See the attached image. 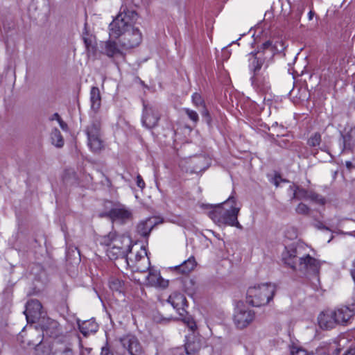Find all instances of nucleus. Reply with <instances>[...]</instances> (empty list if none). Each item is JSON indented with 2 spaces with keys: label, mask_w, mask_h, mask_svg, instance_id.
<instances>
[{
  "label": "nucleus",
  "mask_w": 355,
  "mask_h": 355,
  "mask_svg": "<svg viewBox=\"0 0 355 355\" xmlns=\"http://www.w3.org/2000/svg\"><path fill=\"white\" fill-rule=\"evenodd\" d=\"M78 324L80 332L85 336L96 333L98 328V324L94 320H88L83 321L82 322L78 321Z\"/></svg>",
  "instance_id": "nucleus-23"
},
{
  "label": "nucleus",
  "mask_w": 355,
  "mask_h": 355,
  "mask_svg": "<svg viewBox=\"0 0 355 355\" xmlns=\"http://www.w3.org/2000/svg\"><path fill=\"white\" fill-rule=\"evenodd\" d=\"M319 327L325 330L331 329L336 327V321L334 310H326L320 313L318 317Z\"/></svg>",
  "instance_id": "nucleus-15"
},
{
  "label": "nucleus",
  "mask_w": 355,
  "mask_h": 355,
  "mask_svg": "<svg viewBox=\"0 0 355 355\" xmlns=\"http://www.w3.org/2000/svg\"><path fill=\"white\" fill-rule=\"evenodd\" d=\"M295 211L298 214L307 215L309 213L310 209L306 205L300 202L296 207Z\"/></svg>",
  "instance_id": "nucleus-32"
},
{
  "label": "nucleus",
  "mask_w": 355,
  "mask_h": 355,
  "mask_svg": "<svg viewBox=\"0 0 355 355\" xmlns=\"http://www.w3.org/2000/svg\"><path fill=\"white\" fill-rule=\"evenodd\" d=\"M42 345H40L39 346H37V349H36V351H37V355H45L44 353H42L41 351H42Z\"/></svg>",
  "instance_id": "nucleus-43"
},
{
  "label": "nucleus",
  "mask_w": 355,
  "mask_h": 355,
  "mask_svg": "<svg viewBox=\"0 0 355 355\" xmlns=\"http://www.w3.org/2000/svg\"><path fill=\"white\" fill-rule=\"evenodd\" d=\"M189 325L191 330H193L196 327V324L194 322H191Z\"/></svg>",
  "instance_id": "nucleus-44"
},
{
  "label": "nucleus",
  "mask_w": 355,
  "mask_h": 355,
  "mask_svg": "<svg viewBox=\"0 0 355 355\" xmlns=\"http://www.w3.org/2000/svg\"><path fill=\"white\" fill-rule=\"evenodd\" d=\"M137 19L138 15L135 10L124 8L110 24V37L117 39L120 47L125 51L141 43V31L135 26Z\"/></svg>",
  "instance_id": "nucleus-1"
},
{
  "label": "nucleus",
  "mask_w": 355,
  "mask_h": 355,
  "mask_svg": "<svg viewBox=\"0 0 355 355\" xmlns=\"http://www.w3.org/2000/svg\"><path fill=\"white\" fill-rule=\"evenodd\" d=\"M337 325L347 324L355 315V302L352 306H343L334 310Z\"/></svg>",
  "instance_id": "nucleus-12"
},
{
  "label": "nucleus",
  "mask_w": 355,
  "mask_h": 355,
  "mask_svg": "<svg viewBox=\"0 0 355 355\" xmlns=\"http://www.w3.org/2000/svg\"><path fill=\"white\" fill-rule=\"evenodd\" d=\"M85 133L87 139L102 135L101 123L98 120L92 121L86 128Z\"/></svg>",
  "instance_id": "nucleus-26"
},
{
  "label": "nucleus",
  "mask_w": 355,
  "mask_h": 355,
  "mask_svg": "<svg viewBox=\"0 0 355 355\" xmlns=\"http://www.w3.org/2000/svg\"><path fill=\"white\" fill-rule=\"evenodd\" d=\"M137 185L141 189L145 187V182L140 175L137 176Z\"/></svg>",
  "instance_id": "nucleus-37"
},
{
  "label": "nucleus",
  "mask_w": 355,
  "mask_h": 355,
  "mask_svg": "<svg viewBox=\"0 0 355 355\" xmlns=\"http://www.w3.org/2000/svg\"><path fill=\"white\" fill-rule=\"evenodd\" d=\"M99 242L101 245L106 247V254L112 260L123 259L132 244L129 236L114 232L102 236Z\"/></svg>",
  "instance_id": "nucleus-3"
},
{
  "label": "nucleus",
  "mask_w": 355,
  "mask_h": 355,
  "mask_svg": "<svg viewBox=\"0 0 355 355\" xmlns=\"http://www.w3.org/2000/svg\"><path fill=\"white\" fill-rule=\"evenodd\" d=\"M84 43L89 53H94L96 51L95 46L91 37H83Z\"/></svg>",
  "instance_id": "nucleus-30"
},
{
  "label": "nucleus",
  "mask_w": 355,
  "mask_h": 355,
  "mask_svg": "<svg viewBox=\"0 0 355 355\" xmlns=\"http://www.w3.org/2000/svg\"><path fill=\"white\" fill-rule=\"evenodd\" d=\"M275 291V285L271 283L254 285L247 291L246 302L255 307L267 305L272 300Z\"/></svg>",
  "instance_id": "nucleus-4"
},
{
  "label": "nucleus",
  "mask_w": 355,
  "mask_h": 355,
  "mask_svg": "<svg viewBox=\"0 0 355 355\" xmlns=\"http://www.w3.org/2000/svg\"><path fill=\"white\" fill-rule=\"evenodd\" d=\"M196 266V261L193 257H189L182 264L176 266V270L182 274H188L191 272Z\"/></svg>",
  "instance_id": "nucleus-27"
},
{
  "label": "nucleus",
  "mask_w": 355,
  "mask_h": 355,
  "mask_svg": "<svg viewBox=\"0 0 355 355\" xmlns=\"http://www.w3.org/2000/svg\"><path fill=\"white\" fill-rule=\"evenodd\" d=\"M101 53L109 58L117 55H122L124 49L120 47L119 43L111 38L107 41L101 42Z\"/></svg>",
  "instance_id": "nucleus-16"
},
{
  "label": "nucleus",
  "mask_w": 355,
  "mask_h": 355,
  "mask_svg": "<svg viewBox=\"0 0 355 355\" xmlns=\"http://www.w3.org/2000/svg\"><path fill=\"white\" fill-rule=\"evenodd\" d=\"M304 250H309V246L302 242L285 248L282 254L283 261L291 268L297 269L300 256L304 255Z\"/></svg>",
  "instance_id": "nucleus-7"
},
{
  "label": "nucleus",
  "mask_w": 355,
  "mask_h": 355,
  "mask_svg": "<svg viewBox=\"0 0 355 355\" xmlns=\"http://www.w3.org/2000/svg\"><path fill=\"white\" fill-rule=\"evenodd\" d=\"M202 108H203V110L201 112L202 115L204 116H209V112L206 109L205 105H204V107H202Z\"/></svg>",
  "instance_id": "nucleus-41"
},
{
  "label": "nucleus",
  "mask_w": 355,
  "mask_h": 355,
  "mask_svg": "<svg viewBox=\"0 0 355 355\" xmlns=\"http://www.w3.org/2000/svg\"><path fill=\"white\" fill-rule=\"evenodd\" d=\"M101 355H113V354L110 352L107 344L102 347Z\"/></svg>",
  "instance_id": "nucleus-38"
},
{
  "label": "nucleus",
  "mask_w": 355,
  "mask_h": 355,
  "mask_svg": "<svg viewBox=\"0 0 355 355\" xmlns=\"http://www.w3.org/2000/svg\"><path fill=\"white\" fill-rule=\"evenodd\" d=\"M60 128L62 129V130H67V125L62 120V119L58 121Z\"/></svg>",
  "instance_id": "nucleus-39"
},
{
  "label": "nucleus",
  "mask_w": 355,
  "mask_h": 355,
  "mask_svg": "<svg viewBox=\"0 0 355 355\" xmlns=\"http://www.w3.org/2000/svg\"><path fill=\"white\" fill-rule=\"evenodd\" d=\"M159 120V114L158 110L153 107H144V111L142 117L143 125L147 128L155 127Z\"/></svg>",
  "instance_id": "nucleus-14"
},
{
  "label": "nucleus",
  "mask_w": 355,
  "mask_h": 355,
  "mask_svg": "<svg viewBox=\"0 0 355 355\" xmlns=\"http://www.w3.org/2000/svg\"><path fill=\"white\" fill-rule=\"evenodd\" d=\"M157 224V220L155 218H149L145 220L141 221L137 227V232L142 236H148L153 228Z\"/></svg>",
  "instance_id": "nucleus-22"
},
{
  "label": "nucleus",
  "mask_w": 355,
  "mask_h": 355,
  "mask_svg": "<svg viewBox=\"0 0 355 355\" xmlns=\"http://www.w3.org/2000/svg\"><path fill=\"white\" fill-rule=\"evenodd\" d=\"M289 188L293 193V198L311 200L320 205L325 203V200L313 191L306 190L294 184L290 185Z\"/></svg>",
  "instance_id": "nucleus-10"
},
{
  "label": "nucleus",
  "mask_w": 355,
  "mask_h": 355,
  "mask_svg": "<svg viewBox=\"0 0 355 355\" xmlns=\"http://www.w3.org/2000/svg\"><path fill=\"white\" fill-rule=\"evenodd\" d=\"M146 282L148 285L157 288H165L168 285V280L163 279L159 272L156 270H149Z\"/></svg>",
  "instance_id": "nucleus-19"
},
{
  "label": "nucleus",
  "mask_w": 355,
  "mask_h": 355,
  "mask_svg": "<svg viewBox=\"0 0 355 355\" xmlns=\"http://www.w3.org/2000/svg\"><path fill=\"white\" fill-rule=\"evenodd\" d=\"M24 313L28 322H40V320H44L42 306L37 300H31L27 302Z\"/></svg>",
  "instance_id": "nucleus-9"
},
{
  "label": "nucleus",
  "mask_w": 355,
  "mask_h": 355,
  "mask_svg": "<svg viewBox=\"0 0 355 355\" xmlns=\"http://www.w3.org/2000/svg\"><path fill=\"white\" fill-rule=\"evenodd\" d=\"M51 139L52 144L58 147L61 148L64 145V139L60 133V132L58 129H54L51 134Z\"/></svg>",
  "instance_id": "nucleus-29"
},
{
  "label": "nucleus",
  "mask_w": 355,
  "mask_h": 355,
  "mask_svg": "<svg viewBox=\"0 0 355 355\" xmlns=\"http://www.w3.org/2000/svg\"><path fill=\"white\" fill-rule=\"evenodd\" d=\"M120 341L130 355H142L144 352L143 347L135 336L128 335L121 338Z\"/></svg>",
  "instance_id": "nucleus-13"
},
{
  "label": "nucleus",
  "mask_w": 355,
  "mask_h": 355,
  "mask_svg": "<svg viewBox=\"0 0 355 355\" xmlns=\"http://www.w3.org/2000/svg\"><path fill=\"white\" fill-rule=\"evenodd\" d=\"M291 355H312L309 354L306 350L296 347L291 349Z\"/></svg>",
  "instance_id": "nucleus-35"
},
{
  "label": "nucleus",
  "mask_w": 355,
  "mask_h": 355,
  "mask_svg": "<svg viewBox=\"0 0 355 355\" xmlns=\"http://www.w3.org/2000/svg\"><path fill=\"white\" fill-rule=\"evenodd\" d=\"M343 355H355V348H350Z\"/></svg>",
  "instance_id": "nucleus-40"
},
{
  "label": "nucleus",
  "mask_w": 355,
  "mask_h": 355,
  "mask_svg": "<svg viewBox=\"0 0 355 355\" xmlns=\"http://www.w3.org/2000/svg\"><path fill=\"white\" fill-rule=\"evenodd\" d=\"M255 316L254 311L243 304H239L234 309L233 322L237 329H243L254 320Z\"/></svg>",
  "instance_id": "nucleus-8"
},
{
  "label": "nucleus",
  "mask_w": 355,
  "mask_h": 355,
  "mask_svg": "<svg viewBox=\"0 0 355 355\" xmlns=\"http://www.w3.org/2000/svg\"><path fill=\"white\" fill-rule=\"evenodd\" d=\"M275 55V47L270 41L263 43L256 52L249 54V68L255 76L263 66L268 67L269 60Z\"/></svg>",
  "instance_id": "nucleus-5"
},
{
  "label": "nucleus",
  "mask_w": 355,
  "mask_h": 355,
  "mask_svg": "<svg viewBox=\"0 0 355 355\" xmlns=\"http://www.w3.org/2000/svg\"><path fill=\"white\" fill-rule=\"evenodd\" d=\"M192 101L193 104L197 107H204V105H205L202 96L198 93H194L193 94Z\"/></svg>",
  "instance_id": "nucleus-33"
},
{
  "label": "nucleus",
  "mask_w": 355,
  "mask_h": 355,
  "mask_svg": "<svg viewBox=\"0 0 355 355\" xmlns=\"http://www.w3.org/2000/svg\"><path fill=\"white\" fill-rule=\"evenodd\" d=\"M109 286L113 291L122 293L125 291L124 282L116 277H111L109 281Z\"/></svg>",
  "instance_id": "nucleus-28"
},
{
  "label": "nucleus",
  "mask_w": 355,
  "mask_h": 355,
  "mask_svg": "<svg viewBox=\"0 0 355 355\" xmlns=\"http://www.w3.org/2000/svg\"><path fill=\"white\" fill-rule=\"evenodd\" d=\"M123 259L132 270L141 272L149 270L150 261L146 248L143 246L131 245Z\"/></svg>",
  "instance_id": "nucleus-6"
},
{
  "label": "nucleus",
  "mask_w": 355,
  "mask_h": 355,
  "mask_svg": "<svg viewBox=\"0 0 355 355\" xmlns=\"http://www.w3.org/2000/svg\"><path fill=\"white\" fill-rule=\"evenodd\" d=\"M210 232H211L216 236V238H217L218 239H220V237H219L218 234H215V233L214 232H212V231H210Z\"/></svg>",
  "instance_id": "nucleus-47"
},
{
  "label": "nucleus",
  "mask_w": 355,
  "mask_h": 355,
  "mask_svg": "<svg viewBox=\"0 0 355 355\" xmlns=\"http://www.w3.org/2000/svg\"><path fill=\"white\" fill-rule=\"evenodd\" d=\"M208 216L218 225H228L242 229L238 221L240 207L234 197L230 196L225 201L216 205H207Z\"/></svg>",
  "instance_id": "nucleus-2"
},
{
  "label": "nucleus",
  "mask_w": 355,
  "mask_h": 355,
  "mask_svg": "<svg viewBox=\"0 0 355 355\" xmlns=\"http://www.w3.org/2000/svg\"><path fill=\"white\" fill-rule=\"evenodd\" d=\"M168 302L180 315H183L186 312L185 306H187V300L183 294L175 292L169 296Z\"/></svg>",
  "instance_id": "nucleus-18"
},
{
  "label": "nucleus",
  "mask_w": 355,
  "mask_h": 355,
  "mask_svg": "<svg viewBox=\"0 0 355 355\" xmlns=\"http://www.w3.org/2000/svg\"><path fill=\"white\" fill-rule=\"evenodd\" d=\"M90 102L92 109L96 112L101 107V96L100 90L96 87H93L90 91Z\"/></svg>",
  "instance_id": "nucleus-25"
},
{
  "label": "nucleus",
  "mask_w": 355,
  "mask_h": 355,
  "mask_svg": "<svg viewBox=\"0 0 355 355\" xmlns=\"http://www.w3.org/2000/svg\"><path fill=\"white\" fill-rule=\"evenodd\" d=\"M201 348V342L200 338L193 334L187 338V343L184 348H178L175 349V355H195Z\"/></svg>",
  "instance_id": "nucleus-11"
},
{
  "label": "nucleus",
  "mask_w": 355,
  "mask_h": 355,
  "mask_svg": "<svg viewBox=\"0 0 355 355\" xmlns=\"http://www.w3.org/2000/svg\"><path fill=\"white\" fill-rule=\"evenodd\" d=\"M350 270H355V259L352 262V268Z\"/></svg>",
  "instance_id": "nucleus-45"
},
{
  "label": "nucleus",
  "mask_w": 355,
  "mask_h": 355,
  "mask_svg": "<svg viewBox=\"0 0 355 355\" xmlns=\"http://www.w3.org/2000/svg\"><path fill=\"white\" fill-rule=\"evenodd\" d=\"M184 110L191 121H193L194 123H197L198 121L199 117L196 112L189 108H184Z\"/></svg>",
  "instance_id": "nucleus-34"
},
{
  "label": "nucleus",
  "mask_w": 355,
  "mask_h": 355,
  "mask_svg": "<svg viewBox=\"0 0 355 355\" xmlns=\"http://www.w3.org/2000/svg\"><path fill=\"white\" fill-rule=\"evenodd\" d=\"M346 165H347V167H350V166H351V165H352V164H351V162H346Z\"/></svg>",
  "instance_id": "nucleus-48"
},
{
  "label": "nucleus",
  "mask_w": 355,
  "mask_h": 355,
  "mask_svg": "<svg viewBox=\"0 0 355 355\" xmlns=\"http://www.w3.org/2000/svg\"><path fill=\"white\" fill-rule=\"evenodd\" d=\"M42 329L43 331V334L46 335L50 337H55L57 336L58 332V323L50 318H46L42 320Z\"/></svg>",
  "instance_id": "nucleus-21"
},
{
  "label": "nucleus",
  "mask_w": 355,
  "mask_h": 355,
  "mask_svg": "<svg viewBox=\"0 0 355 355\" xmlns=\"http://www.w3.org/2000/svg\"><path fill=\"white\" fill-rule=\"evenodd\" d=\"M309 250H304L303 256H300L297 269L300 270H316L319 267V261L309 255Z\"/></svg>",
  "instance_id": "nucleus-17"
},
{
  "label": "nucleus",
  "mask_w": 355,
  "mask_h": 355,
  "mask_svg": "<svg viewBox=\"0 0 355 355\" xmlns=\"http://www.w3.org/2000/svg\"><path fill=\"white\" fill-rule=\"evenodd\" d=\"M313 15V12L310 11L309 13V19H312Z\"/></svg>",
  "instance_id": "nucleus-46"
},
{
  "label": "nucleus",
  "mask_w": 355,
  "mask_h": 355,
  "mask_svg": "<svg viewBox=\"0 0 355 355\" xmlns=\"http://www.w3.org/2000/svg\"><path fill=\"white\" fill-rule=\"evenodd\" d=\"M321 135L319 133H314L309 139L308 143L311 146H317L320 144Z\"/></svg>",
  "instance_id": "nucleus-31"
},
{
  "label": "nucleus",
  "mask_w": 355,
  "mask_h": 355,
  "mask_svg": "<svg viewBox=\"0 0 355 355\" xmlns=\"http://www.w3.org/2000/svg\"><path fill=\"white\" fill-rule=\"evenodd\" d=\"M51 120H56L57 121L61 119L60 116L58 113H55L51 118Z\"/></svg>",
  "instance_id": "nucleus-42"
},
{
  "label": "nucleus",
  "mask_w": 355,
  "mask_h": 355,
  "mask_svg": "<svg viewBox=\"0 0 355 355\" xmlns=\"http://www.w3.org/2000/svg\"><path fill=\"white\" fill-rule=\"evenodd\" d=\"M87 145L92 152H101L105 147L102 135L87 139Z\"/></svg>",
  "instance_id": "nucleus-24"
},
{
  "label": "nucleus",
  "mask_w": 355,
  "mask_h": 355,
  "mask_svg": "<svg viewBox=\"0 0 355 355\" xmlns=\"http://www.w3.org/2000/svg\"><path fill=\"white\" fill-rule=\"evenodd\" d=\"M109 216L114 221L124 222L131 218L132 213L124 206H119L112 209L109 212Z\"/></svg>",
  "instance_id": "nucleus-20"
},
{
  "label": "nucleus",
  "mask_w": 355,
  "mask_h": 355,
  "mask_svg": "<svg viewBox=\"0 0 355 355\" xmlns=\"http://www.w3.org/2000/svg\"><path fill=\"white\" fill-rule=\"evenodd\" d=\"M353 136H355V128H352L351 129L350 132L344 135L343 136V141H344V144L345 145L347 144V142L350 139V138Z\"/></svg>",
  "instance_id": "nucleus-36"
}]
</instances>
